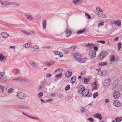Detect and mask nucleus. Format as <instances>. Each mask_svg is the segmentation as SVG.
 I'll return each mask as SVG.
<instances>
[{"label": "nucleus", "instance_id": "obj_39", "mask_svg": "<svg viewBox=\"0 0 122 122\" xmlns=\"http://www.w3.org/2000/svg\"><path fill=\"white\" fill-rule=\"evenodd\" d=\"M70 86L69 85H67L65 87V89L67 91L69 90L70 88Z\"/></svg>", "mask_w": 122, "mask_h": 122}, {"label": "nucleus", "instance_id": "obj_28", "mask_svg": "<svg viewBox=\"0 0 122 122\" xmlns=\"http://www.w3.org/2000/svg\"><path fill=\"white\" fill-rule=\"evenodd\" d=\"M87 61L86 58H81V60L79 61V62L80 63H85L86 61Z\"/></svg>", "mask_w": 122, "mask_h": 122}, {"label": "nucleus", "instance_id": "obj_38", "mask_svg": "<svg viewBox=\"0 0 122 122\" xmlns=\"http://www.w3.org/2000/svg\"><path fill=\"white\" fill-rule=\"evenodd\" d=\"M63 70V69L62 68H59L55 70V71L56 72H59V71H62Z\"/></svg>", "mask_w": 122, "mask_h": 122}, {"label": "nucleus", "instance_id": "obj_15", "mask_svg": "<svg viewBox=\"0 0 122 122\" xmlns=\"http://www.w3.org/2000/svg\"><path fill=\"white\" fill-rule=\"evenodd\" d=\"M114 23L115 25L118 26H120L121 25V22L119 20H116L114 21Z\"/></svg>", "mask_w": 122, "mask_h": 122}, {"label": "nucleus", "instance_id": "obj_21", "mask_svg": "<svg viewBox=\"0 0 122 122\" xmlns=\"http://www.w3.org/2000/svg\"><path fill=\"white\" fill-rule=\"evenodd\" d=\"M46 20H44L42 22V25L44 29L46 28Z\"/></svg>", "mask_w": 122, "mask_h": 122}, {"label": "nucleus", "instance_id": "obj_32", "mask_svg": "<svg viewBox=\"0 0 122 122\" xmlns=\"http://www.w3.org/2000/svg\"><path fill=\"white\" fill-rule=\"evenodd\" d=\"M107 62H103L100 63V66H105L107 65Z\"/></svg>", "mask_w": 122, "mask_h": 122}, {"label": "nucleus", "instance_id": "obj_30", "mask_svg": "<svg viewBox=\"0 0 122 122\" xmlns=\"http://www.w3.org/2000/svg\"><path fill=\"white\" fill-rule=\"evenodd\" d=\"M26 16L27 19L30 20H33L34 18L32 17V16L30 15H26Z\"/></svg>", "mask_w": 122, "mask_h": 122}, {"label": "nucleus", "instance_id": "obj_29", "mask_svg": "<svg viewBox=\"0 0 122 122\" xmlns=\"http://www.w3.org/2000/svg\"><path fill=\"white\" fill-rule=\"evenodd\" d=\"M76 80V77L75 76H74L72 77L71 81L72 83H74L75 82Z\"/></svg>", "mask_w": 122, "mask_h": 122}, {"label": "nucleus", "instance_id": "obj_47", "mask_svg": "<svg viewBox=\"0 0 122 122\" xmlns=\"http://www.w3.org/2000/svg\"><path fill=\"white\" fill-rule=\"evenodd\" d=\"M13 91V89L11 88L9 89L8 90V92L9 93H11Z\"/></svg>", "mask_w": 122, "mask_h": 122}, {"label": "nucleus", "instance_id": "obj_27", "mask_svg": "<svg viewBox=\"0 0 122 122\" xmlns=\"http://www.w3.org/2000/svg\"><path fill=\"white\" fill-rule=\"evenodd\" d=\"M54 63V61H52L49 62H46L45 63V64L47 66H50L53 65Z\"/></svg>", "mask_w": 122, "mask_h": 122}, {"label": "nucleus", "instance_id": "obj_52", "mask_svg": "<svg viewBox=\"0 0 122 122\" xmlns=\"http://www.w3.org/2000/svg\"><path fill=\"white\" fill-rule=\"evenodd\" d=\"M104 12V10L100 7V12L103 13Z\"/></svg>", "mask_w": 122, "mask_h": 122}, {"label": "nucleus", "instance_id": "obj_41", "mask_svg": "<svg viewBox=\"0 0 122 122\" xmlns=\"http://www.w3.org/2000/svg\"><path fill=\"white\" fill-rule=\"evenodd\" d=\"M98 93L96 92L93 95V97L94 98H96L98 95Z\"/></svg>", "mask_w": 122, "mask_h": 122}, {"label": "nucleus", "instance_id": "obj_8", "mask_svg": "<svg viewBox=\"0 0 122 122\" xmlns=\"http://www.w3.org/2000/svg\"><path fill=\"white\" fill-rule=\"evenodd\" d=\"M83 2L82 0H73L72 2L76 5H79L82 3Z\"/></svg>", "mask_w": 122, "mask_h": 122}, {"label": "nucleus", "instance_id": "obj_36", "mask_svg": "<svg viewBox=\"0 0 122 122\" xmlns=\"http://www.w3.org/2000/svg\"><path fill=\"white\" fill-rule=\"evenodd\" d=\"M94 117L95 118H99V114H96L94 116Z\"/></svg>", "mask_w": 122, "mask_h": 122}, {"label": "nucleus", "instance_id": "obj_1", "mask_svg": "<svg viewBox=\"0 0 122 122\" xmlns=\"http://www.w3.org/2000/svg\"><path fill=\"white\" fill-rule=\"evenodd\" d=\"M78 92L79 93H81L82 95L85 97H89L91 96L92 94L91 93H89L88 89L86 88L83 86H80L79 88Z\"/></svg>", "mask_w": 122, "mask_h": 122}, {"label": "nucleus", "instance_id": "obj_22", "mask_svg": "<svg viewBox=\"0 0 122 122\" xmlns=\"http://www.w3.org/2000/svg\"><path fill=\"white\" fill-rule=\"evenodd\" d=\"M72 72L69 71H67L65 73L66 76L68 77H69L71 75Z\"/></svg>", "mask_w": 122, "mask_h": 122}, {"label": "nucleus", "instance_id": "obj_40", "mask_svg": "<svg viewBox=\"0 0 122 122\" xmlns=\"http://www.w3.org/2000/svg\"><path fill=\"white\" fill-rule=\"evenodd\" d=\"M85 16L87 17V18L88 19H90L91 18V17L90 15L87 13H85Z\"/></svg>", "mask_w": 122, "mask_h": 122}, {"label": "nucleus", "instance_id": "obj_34", "mask_svg": "<svg viewBox=\"0 0 122 122\" xmlns=\"http://www.w3.org/2000/svg\"><path fill=\"white\" fill-rule=\"evenodd\" d=\"M43 93L42 92H40L38 94V96L39 98H41L43 96Z\"/></svg>", "mask_w": 122, "mask_h": 122}, {"label": "nucleus", "instance_id": "obj_49", "mask_svg": "<svg viewBox=\"0 0 122 122\" xmlns=\"http://www.w3.org/2000/svg\"><path fill=\"white\" fill-rule=\"evenodd\" d=\"M22 105H17L16 106V107L19 108H22Z\"/></svg>", "mask_w": 122, "mask_h": 122}, {"label": "nucleus", "instance_id": "obj_55", "mask_svg": "<svg viewBox=\"0 0 122 122\" xmlns=\"http://www.w3.org/2000/svg\"><path fill=\"white\" fill-rule=\"evenodd\" d=\"M4 73H1L0 74V75H1V76H0L1 77V78H2V77H3V76L4 75Z\"/></svg>", "mask_w": 122, "mask_h": 122}, {"label": "nucleus", "instance_id": "obj_62", "mask_svg": "<svg viewBox=\"0 0 122 122\" xmlns=\"http://www.w3.org/2000/svg\"><path fill=\"white\" fill-rule=\"evenodd\" d=\"M119 39V38L118 37H117L115 39L114 41H117Z\"/></svg>", "mask_w": 122, "mask_h": 122}, {"label": "nucleus", "instance_id": "obj_64", "mask_svg": "<svg viewBox=\"0 0 122 122\" xmlns=\"http://www.w3.org/2000/svg\"><path fill=\"white\" fill-rule=\"evenodd\" d=\"M86 111V110L84 109H83L82 110V112H85Z\"/></svg>", "mask_w": 122, "mask_h": 122}, {"label": "nucleus", "instance_id": "obj_60", "mask_svg": "<svg viewBox=\"0 0 122 122\" xmlns=\"http://www.w3.org/2000/svg\"><path fill=\"white\" fill-rule=\"evenodd\" d=\"M94 49L96 51H97L98 50V48L96 46H94L93 47Z\"/></svg>", "mask_w": 122, "mask_h": 122}, {"label": "nucleus", "instance_id": "obj_16", "mask_svg": "<svg viewBox=\"0 0 122 122\" xmlns=\"http://www.w3.org/2000/svg\"><path fill=\"white\" fill-rule=\"evenodd\" d=\"M110 79H107L105 80L103 84L104 86H108L110 84Z\"/></svg>", "mask_w": 122, "mask_h": 122}, {"label": "nucleus", "instance_id": "obj_51", "mask_svg": "<svg viewBox=\"0 0 122 122\" xmlns=\"http://www.w3.org/2000/svg\"><path fill=\"white\" fill-rule=\"evenodd\" d=\"M22 109H27L28 107L25 106H22Z\"/></svg>", "mask_w": 122, "mask_h": 122}, {"label": "nucleus", "instance_id": "obj_42", "mask_svg": "<svg viewBox=\"0 0 122 122\" xmlns=\"http://www.w3.org/2000/svg\"><path fill=\"white\" fill-rule=\"evenodd\" d=\"M0 79L2 81L4 82H5L7 80V79L6 78H1V77L0 76Z\"/></svg>", "mask_w": 122, "mask_h": 122}, {"label": "nucleus", "instance_id": "obj_19", "mask_svg": "<svg viewBox=\"0 0 122 122\" xmlns=\"http://www.w3.org/2000/svg\"><path fill=\"white\" fill-rule=\"evenodd\" d=\"M115 121L117 122L122 121V117H116L115 119Z\"/></svg>", "mask_w": 122, "mask_h": 122}, {"label": "nucleus", "instance_id": "obj_23", "mask_svg": "<svg viewBox=\"0 0 122 122\" xmlns=\"http://www.w3.org/2000/svg\"><path fill=\"white\" fill-rule=\"evenodd\" d=\"M86 29L84 28L82 30H78L77 32V33L80 34L84 32L86 30Z\"/></svg>", "mask_w": 122, "mask_h": 122}, {"label": "nucleus", "instance_id": "obj_33", "mask_svg": "<svg viewBox=\"0 0 122 122\" xmlns=\"http://www.w3.org/2000/svg\"><path fill=\"white\" fill-rule=\"evenodd\" d=\"M96 10H95L94 12H95L97 14V15H98L99 16V7H97L96 8Z\"/></svg>", "mask_w": 122, "mask_h": 122}, {"label": "nucleus", "instance_id": "obj_31", "mask_svg": "<svg viewBox=\"0 0 122 122\" xmlns=\"http://www.w3.org/2000/svg\"><path fill=\"white\" fill-rule=\"evenodd\" d=\"M115 57L113 55L111 56L110 57V60L111 62L114 61L115 60Z\"/></svg>", "mask_w": 122, "mask_h": 122}, {"label": "nucleus", "instance_id": "obj_56", "mask_svg": "<svg viewBox=\"0 0 122 122\" xmlns=\"http://www.w3.org/2000/svg\"><path fill=\"white\" fill-rule=\"evenodd\" d=\"M59 55H60L61 57L63 56V54L62 53L59 52Z\"/></svg>", "mask_w": 122, "mask_h": 122}, {"label": "nucleus", "instance_id": "obj_14", "mask_svg": "<svg viewBox=\"0 0 122 122\" xmlns=\"http://www.w3.org/2000/svg\"><path fill=\"white\" fill-rule=\"evenodd\" d=\"M100 76H104L108 74V72L107 71L105 70L103 71L100 70Z\"/></svg>", "mask_w": 122, "mask_h": 122}, {"label": "nucleus", "instance_id": "obj_57", "mask_svg": "<svg viewBox=\"0 0 122 122\" xmlns=\"http://www.w3.org/2000/svg\"><path fill=\"white\" fill-rule=\"evenodd\" d=\"M0 88L2 90V91H3L4 89V87L3 86H0Z\"/></svg>", "mask_w": 122, "mask_h": 122}, {"label": "nucleus", "instance_id": "obj_43", "mask_svg": "<svg viewBox=\"0 0 122 122\" xmlns=\"http://www.w3.org/2000/svg\"><path fill=\"white\" fill-rule=\"evenodd\" d=\"M23 32L25 34L28 35H30L31 34V33L30 32H29L28 31H23Z\"/></svg>", "mask_w": 122, "mask_h": 122}, {"label": "nucleus", "instance_id": "obj_35", "mask_svg": "<svg viewBox=\"0 0 122 122\" xmlns=\"http://www.w3.org/2000/svg\"><path fill=\"white\" fill-rule=\"evenodd\" d=\"M52 46H45L44 47V49H50L52 48Z\"/></svg>", "mask_w": 122, "mask_h": 122}, {"label": "nucleus", "instance_id": "obj_26", "mask_svg": "<svg viewBox=\"0 0 122 122\" xmlns=\"http://www.w3.org/2000/svg\"><path fill=\"white\" fill-rule=\"evenodd\" d=\"M30 64L32 66L36 68L37 67V65H36L35 62H33L30 61Z\"/></svg>", "mask_w": 122, "mask_h": 122}, {"label": "nucleus", "instance_id": "obj_10", "mask_svg": "<svg viewBox=\"0 0 122 122\" xmlns=\"http://www.w3.org/2000/svg\"><path fill=\"white\" fill-rule=\"evenodd\" d=\"M39 47L35 45L31 47L30 48V50L31 51L33 52L35 51H39Z\"/></svg>", "mask_w": 122, "mask_h": 122}, {"label": "nucleus", "instance_id": "obj_58", "mask_svg": "<svg viewBox=\"0 0 122 122\" xmlns=\"http://www.w3.org/2000/svg\"><path fill=\"white\" fill-rule=\"evenodd\" d=\"M100 43L104 44L105 43V41H100Z\"/></svg>", "mask_w": 122, "mask_h": 122}, {"label": "nucleus", "instance_id": "obj_46", "mask_svg": "<svg viewBox=\"0 0 122 122\" xmlns=\"http://www.w3.org/2000/svg\"><path fill=\"white\" fill-rule=\"evenodd\" d=\"M104 23V22L102 21H101L100 22V26L103 25Z\"/></svg>", "mask_w": 122, "mask_h": 122}, {"label": "nucleus", "instance_id": "obj_11", "mask_svg": "<svg viewBox=\"0 0 122 122\" xmlns=\"http://www.w3.org/2000/svg\"><path fill=\"white\" fill-rule=\"evenodd\" d=\"M72 32L69 29H67L66 31L65 35L67 37L70 36Z\"/></svg>", "mask_w": 122, "mask_h": 122}, {"label": "nucleus", "instance_id": "obj_53", "mask_svg": "<svg viewBox=\"0 0 122 122\" xmlns=\"http://www.w3.org/2000/svg\"><path fill=\"white\" fill-rule=\"evenodd\" d=\"M88 120L91 121L92 122H93V118H90L88 119Z\"/></svg>", "mask_w": 122, "mask_h": 122}, {"label": "nucleus", "instance_id": "obj_6", "mask_svg": "<svg viewBox=\"0 0 122 122\" xmlns=\"http://www.w3.org/2000/svg\"><path fill=\"white\" fill-rule=\"evenodd\" d=\"M107 55V52L105 51H102L100 55V60H103Z\"/></svg>", "mask_w": 122, "mask_h": 122}, {"label": "nucleus", "instance_id": "obj_18", "mask_svg": "<svg viewBox=\"0 0 122 122\" xmlns=\"http://www.w3.org/2000/svg\"><path fill=\"white\" fill-rule=\"evenodd\" d=\"M0 34L3 37L5 38H6L9 36L8 34L5 32H2Z\"/></svg>", "mask_w": 122, "mask_h": 122}, {"label": "nucleus", "instance_id": "obj_5", "mask_svg": "<svg viewBox=\"0 0 122 122\" xmlns=\"http://www.w3.org/2000/svg\"><path fill=\"white\" fill-rule=\"evenodd\" d=\"M74 55V58L76 61H79L81 60L82 56L80 53H76Z\"/></svg>", "mask_w": 122, "mask_h": 122}, {"label": "nucleus", "instance_id": "obj_7", "mask_svg": "<svg viewBox=\"0 0 122 122\" xmlns=\"http://www.w3.org/2000/svg\"><path fill=\"white\" fill-rule=\"evenodd\" d=\"M120 95V94L118 91H115L113 93V98L115 99L118 98Z\"/></svg>", "mask_w": 122, "mask_h": 122}, {"label": "nucleus", "instance_id": "obj_13", "mask_svg": "<svg viewBox=\"0 0 122 122\" xmlns=\"http://www.w3.org/2000/svg\"><path fill=\"white\" fill-rule=\"evenodd\" d=\"M90 79L89 77H86L84 78V83L85 84H88L90 83Z\"/></svg>", "mask_w": 122, "mask_h": 122}, {"label": "nucleus", "instance_id": "obj_9", "mask_svg": "<svg viewBox=\"0 0 122 122\" xmlns=\"http://www.w3.org/2000/svg\"><path fill=\"white\" fill-rule=\"evenodd\" d=\"M25 96V94L24 93L22 92L18 93L17 95V97L20 99H23Z\"/></svg>", "mask_w": 122, "mask_h": 122}, {"label": "nucleus", "instance_id": "obj_12", "mask_svg": "<svg viewBox=\"0 0 122 122\" xmlns=\"http://www.w3.org/2000/svg\"><path fill=\"white\" fill-rule=\"evenodd\" d=\"M6 56H4L2 54L0 53V61H5L6 60Z\"/></svg>", "mask_w": 122, "mask_h": 122}, {"label": "nucleus", "instance_id": "obj_2", "mask_svg": "<svg viewBox=\"0 0 122 122\" xmlns=\"http://www.w3.org/2000/svg\"><path fill=\"white\" fill-rule=\"evenodd\" d=\"M0 3L2 6L4 7L5 6L9 5H13L16 6H19V4L18 3H12L10 2H1L0 0Z\"/></svg>", "mask_w": 122, "mask_h": 122}, {"label": "nucleus", "instance_id": "obj_61", "mask_svg": "<svg viewBox=\"0 0 122 122\" xmlns=\"http://www.w3.org/2000/svg\"><path fill=\"white\" fill-rule=\"evenodd\" d=\"M85 72V71H83L81 73V75L84 74Z\"/></svg>", "mask_w": 122, "mask_h": 122}, {"label": "nucleus", "instance_id": "obj_59", "mask_svg": "<svg viewBox=\"0 0 122 122\" xmlns=\"http://www.w3.org/2000/svg\"><path fill=\"white\" fill-rule=\"evenodd\" d=\"M105 102L106 103H108L109 102V99H106L105 100Z\"/></svg>", "mask_w": 122, "mask_h": 122}, {"label": "nucleus", "instance_id": "obj_24", "mask_svg": "<svg viewBox=\"0 0 122 122\" xmlns=\"http://www.w3.org/2000/svg\"><path fill=\"white\" fill-rule=\"evenodd\" d=\"M103 13L100 12V17L102 18H106L107 17V15Z\"/></svg>", "mask_w": 122, "mask_h": 122}, {"label": "nucleus", "instance_id": "obj_44", "mask_svg": "<svg viewBox=\"0 0 122 122\" xmlns=\"http://www.w3.org/2000/svg\"><path fill=\"white\" fill-rule=\"evenodd\" d=\"M122 44L121 43H118V48L119 50L120 49V48L121 47Z\"/></svg>", "mask_w": 122, "mask_h": 122}, {"label": "nucleus", "instance_id": "obj_20", "mask_svg": "<svg viewBox=\"0 0 122 122\" xmlns=\"http://www.w3.org/2000/svg\"><path fill=\"white\" fill-rule=\"evenodd\" d=\"M92 87L93 90H96L97 89V84L96 82H94L93 84L92 85Z\"/></svg>", "mask_w": 122, "mask_h": 122}, {"label": "nucleus", "instance_id": "obj_63", "mask_svg": "<svg viewBox=\"0 0 122 122\" xmlns=\"http://www.w3.org/2000/svg\"><path fill=\"white\" fill-rule=\"evenodd\" d=\"M15 48V47L14 46H11L10 47V48L12 49H14Z\"/></svg>", "mask_w": 122, "mask_h": 122}, {"label": "nucleus", "instance_id": "obj_48", "mask_svg": "<svg viewBox=\"0 0 122 122\" xmlns=\"http://www.w3.org/2000/svg\"><path fill=\"white\" fill-rule=\"evenodd\" d=\"M51 74H47L46 75V78H48L51 76Z\"/></svg>", "mask_w": 122, "mask_h": 122}, {"label": "nucleus", "instance_id": "obj_17", "mask_svg": "<svg viewBox=\"0 0 122 122\" xmlns=\"http://www.w3.org/2000/svg\"><path fill=\"white\" fill-rule=\"evenodd\" d=\"M113 105L117 107H119L121 106V103L118 100H117L114 102Z\"/></svg>", "mask_w": 122, "mask_h": 122}, {"label": "nucleus", "instance_id": "obj_54", "mask_svg": "<svg viewBox=\"0 0 122 122\" xmlns=\"http://www.w3.org/2000/svg\"><path fill=\"white\" fill-rule=\"evenodd\" d=\"M54 53L55 55H59V52L58 51H54Z\"/></svg>", "mask_w": 122, "mask_h": 122}, {"label": "nucleus", "instance_id": "obj_3", "mask_svg": "<svg viewBox=\"0 0 122 122\" xmlns=\"http://www.w3.org/2000/svg\"><path fill=\"white\" fill-rule=\"evenodd\" d=\"M13 80L18 81L23 83H28L30 82L27 79L23 78L20 77H19L14 78L13 79Z\"/></svg>", "mask_w": 122, "mask_h": 122}, {"label": "nucleus", "instance_id": "obj_45", "mask_svg": "<svg viewBox=\"0 0 122 122\" xmlns=\"http://www.w3.org/2000/svg\"><path fill=\"white\" fill-rule=\"evenodd\" d=\"M94 46V45L93 44H92L91 43H89L88 44H86V46L87 47H88L89 46Z\"/></svg>", "mask_w": 122, "mask_h": 122}, {"label": "nucleus", "instance_id": "obj_4", "mask_svg": "<svg viewBox=\"0 0 122 122\" xmlns=\"http://www.w3.org/2000/svg\"><path fill=\"white\" fill-rule=\"evenodd\" d=\"M88 56L91 59H94L96 57V51L93 50L90 51L89 52Z\"/></svg>", "mask_w": 122, "mask_h": 122}, {"label": "nucleus", "instance_id": "obj_50", "mask_svg": "<svg viewBox=\"0 0 122 122\" xmlns=\"http://www.w3.org/2000/svg\"><path fill=\"white\" fill-rule=\"evenodd\" d=\"M14 72L15 74L17 73L18 72V70L17 69H15L14 70Z\"/></svg>", "mask_w": 122, "mask_h": 122}, {"label": "nucleus", "instance_id": "obj_25", "mask_svg": "<svg viewBox=\"0 0 122 122\" xmlns=\"http://www.w3.org/2000/svg\"><path fill=\"white\" fill-rule=\"evenodd\" d=\"M31 46L30 44L28 43H27L23 45V46L25 47L26 48H28Z\"/></svg>", "mask_w": 122, "mask_h": 122}, {"label": "nucleus", "instance_id": "obj_37", "mask_svg": "<svg viewBox=\"0 0 122 122\" xmlns=\"http://www.w3.org/2000/svg\"><path fill=\"white\" fill-rule=\"evenodd\" d=\"M62 73H60L58 74H56L55 77L56 78H59L60 77L62 76Z\"/></svg>", "mask_w": 122, "mask_h": 122}]
</instances>
